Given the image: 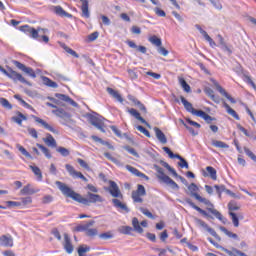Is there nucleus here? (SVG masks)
Wrapping results in <instances>:
<instances>
[{
  "label": "nucleus",
  "instance_id": "1",
  "mask_svg": "<svg viewBox=\"0 0 256 256\" xmlns=\"http://www.w3.org/2000/svg\"><path fill=\"white\" fill-rule=\"evenodd\" d=\"M58 189L65 195V197H70L77 203L82 205H89L90 203H103V197L99 194H93L92 192L87 193V198L81 196V194L76 193L73 189L69 188L65 183L61 181H56Z\"/></svg>",
  "mask_w": 256,
  "mask_h": 256
},
{
  "label": "nucleus",
  "instance_id": "2",
  "mask_svg": "<svg viewBox=\"0 0 256 256\" xmlns=\"http://www.w3.org/2000/svg\"><path fill=\"white\" fill-rule=\"evenodd\" d=\"M53 115L60 118L59 123L64 125L65 127H71V125H75V121L71 118V113L65 111L63 108H57L52 110Z\"/></svg>",
  "mask_w": 256,
  "mask_h": 256
},
{
  "label": "nucleus",
  "instance_id": "3",
  "mask_svg": "<svg viewBox=\"0 0 256 256\" xmlns=\"http://www.w3.org/2000/svg\"><path fill=\"white\" fill-rule=\"evenodd\" d=\"M20 31H23V33H26V35H29V37H31L32 39H38V41H41V39L39 38V33L40 35H45V33H49V29L47 28L35 29L29 25L21 26Z\"/></svg>",
  "mask_w": 256,
  "mask_h": 256
},
{
  "label": "nucleus",
  "instance_id": "4",
  "mask_svg": "<svg viewBox=\"0 0 256 256\" xmlns=\"http://www.w3.org/2000/svg\"><path fill=\"white\" fill-rule=\"evenodd\" d=\"M2 73L6 77H8V79H12L14 83H17V81H19L20 83H24V85H28L29 87H31V82L27 81V79H25L23 75L19 74L17 71L11 68H9L8 71L5 68L2 69Z\"/></svg>",
  "mask_w": 256,
  "mask_h": 256
},
{
  "label": "nucleus",
  "instance_id": "5",
  "mask_svg": "<svg viewBox=\"0 0 256 256\" xmlns=\"http://www.w3.org/2000/svg\"><path fill=\"white\" fill-rule=\"evenodd\" d=\"M155 171L158 173L157 177L160 181H162V183H165L166 185H169L171 189L178 191L179 185L176 184V182H174L173 179H171L169 176L165 174L163 168L155 166Z\"/></svg>",
  "mask_w": 256,
  "mask_h": 256
},
{
  "label": "nucleus",
  "instance_id": "6",
  "mask_svg": "<svg viewBox=\"0 0 256 256\" xmlns=\"http://www.w3.org/2000/svg\"><path fill=\"white\" fill-rule=\"evenodd\" d=\"M188 190L190 191V195L191 197H195V199L197 201H199L200 203H204V205H208L210 207H213V204L211 203V201H209L207 198H203L201 197V195H199L197 193V191H199V187H197L195 185V183H191L189 186H188Z\"/></svg>",
  "mask_w": 256,
  "mask_h": 256
},
{
  "label": "nucleus",
  "instance_id": "7",
  "mask_svg": "<svg viewBox=\"0 0 256 256\" xmlns=\"http://www.w3.org/2000/svg\"><path fill=\"white\" fill-rule=\"evenodd\" d=\"M162 149L164 152L167 153L170 159H179L180 162L178 163V165L179 167H181V169H189V163L181 155L174 154L173 151H171V149L167 146H164Z\"/></svg>",
  "mask_w": 256,
  "mask_h": 256
},
{
  "label": "nucleus",
  "instance_id": "8",
  "mask_svg": "<svg viewBox=\"0 0 256 256\" xmlns=\"http://www.w3.org/2000/svg\"><path fill=\"white\" fill-rule=\"evenodd\" d=\"M89 123L96 127L101 133H105V128H103V118L99 115H93V114H88L87 115Z\"/></svg>",
  "mask_w": 256,
  "mask_h": 256
},
{
  "label": "nucleus",
  "instance_id": "9",
  "mask_svg": "<svg viewBox=\"0 0 256 256\" xmlns=\"http://www.w3.org/2000/svg\"><path fill=\"white\" fill-rule=\"evenodd\" d=\"M12 63H13V65H15V67H17V69H20V71H22L23 73L28 75V77H31L32 79L37 78V74L35 73V70H33V68L27 67V66H25V64H23L17 60H13Z\"/></svg>",
  "mask_w": 256,
  "mask_h": 256
},
{
  "label": "nucleus",
  "instance_id": "10",
  "mask_svg": "<svg viewBox=\"0 0 256 256\" xmlns=\"http://www.w3.org/2000/svg\"><path fill=\"white\" fill-rule=\"evenodd\" d=\"M147 195V191L145 190V186L138 184L137 190L132 192V199L134 203H143V198Z\"/></svg>",
  "mask_w": 256,
  "mask_h": 256
},
{
  "label": "nucleus",
  "instance_id": "11",
  "mask_svg": "<svg viewBox=\"0 0 256 256\" xmlns=\"http://www.w3.org/2000/svg\"><path fill=\"white\" fill-rule=\"evenodd\" d=\"M195 223L198 227H201L202 229H205V231L210 233V235H212V237H215V239H217L218 241H221V237H219L217 232L213 228L209 227V225H207V223H205V221L195 218Z\"/></svg>",
  "mask_w": 256,
  "mask_h": 256
},
{
  "label": "nucleus",
  "instance_id": "12",
  "mask_svg": "<svg viewBox=\"0 0 256 256\" xmlns=\"http://www.w3.org/2000/svg\"><path fill=\"white\" fill-rule=\"evenodd\" d=\"M65 167H66V170L68 171L69 175H70L71 177H73L74 179H82V181H85V183H87V181H89V180L87 179V177H85V176L83 175V173L77 172V171L75 170V168H74L72 165L66 164Z\"/></svg>",
  "mask_w": 256,
  "mask_h": 256
},
{
  "label": "nucleus",
  "instance_id": "13",
  "mask_svg": "<svg viewBox=\"0 0 256 256\" xmlns=\"http://www.w3.org/2000/svg\"><path fill=\"white\" fill-rule=\"evenodd\" d=\"M112 204H113V207H115V209L119 211V213H129L131 211L127 206V204L121 202V200L117 198L112 199Z\"/></svg>",
  "mask_w": 256,
  "mask_h": 256
},
{
  "label": "nucleus",
  "instance_id": "14",
  "mask_svg": "<svg viewBox=\"0 0 256 256\" xmlns=\"http://www.w3.org/2000/svg\"><path fill=\"white\" fill-rule=\"evenodd\" d=\"M34 121H36V123H39L40 125H42V127H44V129H47V131H50V133H54L55 135H59V131L55 128H53V126L49 125V123H47L45 120L37 117V116H33Z\"/></svg>",
  "mask_w": 256,
  "mask_h": 256
},
{
  "label": "nucleus",
  "instance_id": "15",
  "mask_svg": "<svg viewBox=\"0 0 256 256\" xmlns=\"http://www.w3.org/2000/svg\"><path fill=\"white\" fill-rule=\"evenodd\" d=\"M109 193L112 197H115V199H123V194H121V190H119V186H117V183H115V181H110Z\"/></svg>",
  "mask_w": 256,
  "mask_h": 256
},
{
  "label": "nucleus",
  "instance_id": "16",
  "mask_svg": "<svg viewBox=\"0 0 256 256\" xmlns=\"http://www.w3.org/2000/svg\"><path fill=\"white\" fill-rule=\"evenodd\" d=\"M180 101L184 105V108L186 109V111H188V113H192V115H196L197 117V113H199V110H195V108H193V104L187 101V99H185V97L183 96H180Z\"/></svg>",
  "mask_w": 256,
  "mask_h": 256
},
{
  "label": "nucleus",
  "instance_id": "17",
  "mask_svg": "<svg viewBox=\"0 0 256 256\" xmlns=\"http://www.w3.org/2000/svg\"><path fill=\"white\" fill-rule=\"evenodd\" d=\"M63 247L66 251V253H68V255H71V253H73V244H71V238L69 237V234L65 233L64 234V243H63Z\"/></svg>",
  "mask_w": 256,
  "mask_h": 256
},
{
  "label": "nucleus",
  "instance_id": "18",
  "mask_svg": "<svg viewBox=\"0 0 256 256\" xmlns=\"http://www.w3.org/2000/svg\"><path fill=\"white\" fill-rule=\"evenodd\" d=\"M126 169H127V171L132 173V175H135L136 177H141L142 179L149 181V177L147 175H145L144 173H142L141 171H139L137 168H135L131 165H126Z\"/></svg>",
  "mask_w": 256,
  "mask_h": 256
},
{
  "label": "nucleus",
  "instance_id": "19",
  "mask_svg": "<svg viewBox=\"0 0 256 256\" xmlns=\"http://www.w3.org/2000/svg\"><path fill=\"white\" fill-rule=\"evenodd\" d=\"M1 247H13V237L11 235H2L0 237Z\"/></svg>",
  "mask_w": 256,
  "mask_h": 256
},
{
  "label": "nucleus",
  "instance_id": "20",
  "mask_svg": "<svg viewBox=\"0 0 256 256\" xmlns=\"http://www.w3.org/2000/svg\"><path fill=\"white\" fill-rule=\"evenodd\" d=\"M217 37L221 49H223L224 52L227 53V55H231L233 53V50L231 49V47L227 46V43H225V39L223 38V36H221V34H218Z\"/></svg>",
  "mask_w": 256,
  "mask_h": 256
},
{
  "label": "nucleus",
  "instance_id": "21",
  "mask_svg": "<svg viewBox=\"0 0 256 256\" xmlns=\"http://www.w3.org/2000/svg\"><path fill=\"white\" fill-rule=\"evenodd\" d=\"M185 201L190 207H192V209H195V211H198V213H200L201 215H204V217H209V214L207 213V211L195 205V203H193V201L190 198H186Z\"/></svg>",
  "mask_w": 256,
  "mask_h": 256
},
{
  "label": "nucleus",
  "instance_id": "22",
  "mask_svg": "<svg viewBox=\"0 0 256 256\" xmlns=\"http://www.w3.org/2000/svg\"><path fill=\"white\" fill-rule=\"evenodd\" d=\"M44 143L47 145V147L55 148L57 147V141L51 134H46V137L43 138Z\"/></svg>",
  "mask_w": 256,
  "mask_h": 256
},
{
  "label": "nucleus",
  "instance_id": "23",
  "mask_svg": "<svg viewBox=\"0 0 256 256\" xmlns=\"http://www.w3.org/2000/svg\"><path fill=\"white\" fill-rule=\"evenodd\" d=\"M154 131L158 141H160L162 145L167 144V136H165V133H163V131H161V129H159L158 127H155Z\"/></svg>",
  "mask_w": 256,
  "mask_h": 256
},
{
  "label": "nucleus",
  "instance_id": "24",
  "mask_svg": "<svg viewBox=\"0 0 256 256\" xmlns=\"http://www.w3.org/2000/svg\"><path fill=\"white\" fill-rule=\"evenodd\" d=\"M128 99L133 104L137 105V107H138V109H140V111H143L144 113H147V108L145 107V105H143V103H141V101H139L137 98H135V96L128 95Z\"/></svg>",
  "mask_w": 256,
  "mask_h": 256
},
{
  "label": "nucleus",
  "instance_id": "25",
  "mask_svg": "<svg viewBox=\"0 0 256 256\" xmlns=\"http://www.w3.org/2000/svg\"><path fill=\"white\" fill-rule=\"evenodd\" d=\"M20 193L21 195H35V193H39V189H34L31 184H28L23 187Z\"/></svg>",
  "mask_w": 256,
  "mask_h": 256
},
{
  "label": "nucleus",
  "instance_id": "26",
  "mask_svg": "<svg viewBox=\"0 0 256 256\" xmlns=\"http://www.w3.org/2000/svg\"><path fill=\"white\" fill-rule=\"evenodd\" d=\"M93 225H95V221L91 220L84 225L76 226L74 231H77L78 233H82L83 231H85L87 233L89 227H93Z\"/></svg>",
  "mask_w": 256,
  "mask_h": 256
},
{
  "label": "nucleus",
  "instance_id": "27",
  "mask_svg": "<svg viewBox=\"0 0 256 256\" xmlns=\"http://www.w3.org/2000/svg\"><path fill=\"white\" fill-rule=\"evenodd\" d=\"M207 173H204V177H211L213 181H217V170L213 166L206 167Z\"/></svg>",
  "mask_w": 256,
  "mask_h": 256
},
{
  "label": "nucleus",
  "instance_id": "28",
  "mask_svg": "<svg viewBox=\"0 0 256 256\" xmlns=\"http://www.w3.org/2000/svg\"><path fill=\"white\" fill-rule=\"evenodd\" d=\"M128 113L132 115V117H134L135 119H137L138 121H141L144 125H147V121L144 120L143 117H141V114L135 110V108H128Z\"/></svg>",
  "mask_w": 256,
  "mask_h": 256
},
{
  "label": "nucleus",
  "instance_id": "29",
  "mask_svg": "<svg viewBox=\"0 0 256 256\" xmlns=\"http://www.w3.org/2000/svg\"><path fill=\"white\" fill-rule=\"evenodd\" d=\"M42 83L46 85V87H51L52 89H57V87H59V85L56 82H54L47 76L42 77Z\"/></svg>",
  "mask_w": 256,
  "mask_h": 256
},
{
  "label": "nucleus",
  "instance_id": "30",
  "mask_svg": "<svg viewBox=\"0 0 256 256\" xmlns=\"http://www.w3.org/2000/svg\"><path fill=\"white\" fill-rule=\"evenodd\" d=\"M82 11V17L85 19H89L91 17V13L89 12V1H84V3L81 6Z\"/></svg>",
  "mask_w": 256,
  "mask_h": 256
},
{
  "label": "nucleus",
  "instance_id": "31",
  "mask_svg": "<svg viewBox=\"0 0 256 256\" xmlns=\"http://www.w3.org/2000/svg\"><path fill=\"white\" fill-rule=\"evenodd\" d=\"M204 93H206V95L208 97H210V99H212L214 101V103H219V96L215 95V92L213 91V89H211L210 87H206L204 89Z\"/></svg>",
  "mask_w": 256,
  "mask_h": 256
},
{
  "label": "nucleus",
  "instance_id": "32",
  "mask_svg": "<svg viewBox=\"0 0 256 256\" xmlns=\"http://www.w3.org/2000/svg\"><path fill=\"white\" fill-rule=\"evenodd\" d=\"M196 117H201V119H204V121H206V123L208 124L211 123L212 121H215V118L211 117L209 114H207L203 110H199V112H197Z\"/></svg>",
  "mask_w": 256,
  "mask_h": 256
},
{
  "label": "nucleus",
  "instance_id": "33",
  "mask_svg": "<svg viewBox=\"0 0 256 256\" xmlns=\"http://www.w3.org/2000/svg\"><path fill=\"white\" fill-rule=\"evenodd\" d=\"M127 45L131 49H137V51H139L140 53H143L144 55H145V53H147V47H145V46H137V44L135 42H133V41H128Z\"/></svg>",
  "mask_w": 256,
  "mask_h": 256
},
{
  "label": "nucleus",
  "instance_id": "34",
  "mask_svg": "<svg viewBox=\"0 0 256 256\" xmlns=\"http://www.w3.org/2000/svg\"><path fill=\"white\" fill-rule=\"evenodd\" d=\"M107 93L111 95L114 99H117L119 103H123V97L117 90H114L113 88H107Z\"/></svg>",
  "mask_w": 256,
  "mask_h": 256
},
{
  "label": "nucleus",
  "instance_id": "35",
  "mask_svg": "<svg viewBox=\"0 0 256 256\" xmlns=\"http://www.w3.org/2000/svg\"><path fill=\"white\" fill-rule=\"evenodd\" d=\"M12 121L18 125H23V121H27V116L23 115L21 112H17V116H13Z\"/></svg>",
  "mask_w": 256,
  "mask_h": 256
},
{
  "label": "nucleus",
  "instance_id": "36",
  "mask_svg": "<svg viewBox=\"0 0 256 256\" xmlns=\"http://www.w3.org/2000/svg\"><path fill=\"white\" fill-rule=\"evenodd\" d=\"M224 107H225V109H226L228 115H231V117H233L234 119H236V121H239V119H241V118L239 117V114H237V112H236L233 108H231V106H229V104L224 103Z\"/></svg>",
  "mask_w": 256,
  "mask_h": 256
},
{
  "label": "nucleus",
  "instance_id": "37",
  "mask_svg": "<svg viewBox=\"0 0 256 256\" xmlns=\"http://www.w3.org/2000/svg\"><path fill=\"white\" fill-rule=\"evenodd\" d=\"M30 169L37 177V181H43V173H41V169L39 167L30 165Z\"/></svg>",
  "mask_w": 256,
  "mask_h": 256
},
{
  "label": "nucleus",
  "instance_id": "38",
  "mask_svg": "<svg viewBox=\"0 0 256 256\" xmlns=\"http://www.w3.org/2000/svg\"><path fill=\"white\" fill-rule=\"evenodd\" d=\"M54 12L56 13V15H59V17H71V14L63 10V7L61 6L54 7Z\"/></svg>",
  "mask_w": 256,
  "mask_h": 256
},
{
  "label": "nucleus",
  "instance_id": "39",
  "mask_svg": "<svg viewBox=\"0 0 256 256\" xmlns=\"http://www.w3.org/2000/svg\"><path fill=\"white\" fill-rule=\"evenodd\" d=\"M208 211L212 214L215 215L216 219H218L219 221H221L222 223H225L227 221V219L225 217H223L222 214L219 213V211L213 209V208H208Z\"/></svg>",
  "mask_w": 256,
  "mask_h": 256
},
{
  "label": "nucleus",
  "instance_id": "40",
  "mask_svg": "<svg viewBox=\"0 0 256 256\" xmlns=\"http://www.w3.org/2000/svg\"><path fill=\"white\" fill-rule=\"evenodd\" d=\"M91 251V247L87 245H80L78 247V255L79 256H87V253Z\"/></svg>",
  "mask_w": 256,
  "mask_h": 256
},
{
  "label": "nucleus",
  "instance_id": "41",
  "mask_svg": "<svg viewBox=\"0 0 256 256\" xmlns=\"http://www.w3.org/2000/svg\"><path fill=\"white\" fill-rule=\"evenodd\" d=\"M211 83H213L214 87L217 89L218 92L221 93V95H223L224 97L228 94L227 91H225V89H223V87H221V85H219V82H217V80L215 79H210Z\"/></svg>",
  "mask_w": 256,
  "mask_h": 256
},
{
  "label": "nucleus",
  "instance_id": "42",
  "mask_svg": "<svg viewBox=\"0 0 256 256\" xmlns=\"http://www.w3.org/2000/svg\"><path fill=\"white\" fill-rule=\"evenodd\" d=\"M92 139L96 143H100L101 145H105L106 147H108V149H114L113 145H111V143H109L108 141H104L103 139L99 138L98 136H92Z\"/></svg>",
  "mask_w": 256,
  "mask_h": 256
},
{
  "label": "nucleus",
  "instance_id": "43",
  "mask_svg": "<svg viewBox=\"0 0 256 256\" xmlns=\"http://www.w3.org/2000/svg\"><path fill=\"white\" fill-rule=\"evenodd\" d=\"M36 147H38V149L42 151V153L45 155V157H47V159H51L53 157L51 155V152L44 145L38 143L36 144Z\"/></svg>",
  "mask_w": 256,
  "mask_h": 256
},
{
  "label": "nucleus",
  "instance_id": "44",
  "mask_svg": "<svg viewBox=\"0 0 256 256\" xmlns=\"http://www.w3.org/2000/svg\"><path fill=\"white\" fill-rule=\"evenodd\" d=\"M132 226L134 228V231H136V233H143V228L141 227V225L139 224V219L137 218H133L132 219Z\"/></svg>",
  "mask_w": 256,
  "mask_h": 256
},
{
  "label": "nucleus",
  "instance_id": "45",
  "mask_svg": "<svg viewBox=\"0 0 256 256\" xmlns=\"http://www.w3.org/2000/svg\"><path fill=\"white\" fill-rule=\"evenodd\" d=\"M212 145L218 149H229V145H227V143L219 140H212Z\"/></svg>",
  "mask_w": 256,
  "mask_h": 256
},
{
  "label": "nucleus",
  "instance_id": "46",
  "mask_svg": "<svg viewBox=\"0 0 256 256\" xmlns=\"http://www.w3.org/2000/svg\"><path fill=\"white\" fill-rule=\"evenodd\" d=\"M179 84L181 85L185 93H191V86H189L187 81H185L183 78H179Z\"/></svg>",
  "mask_w": 256,
  "mask_h": 256
},
{
  "label": "nucleus",
  "instance_id": "47",
  "mask_svg": "<svg viewBox=\"0 0 256 256\" xmlns=\"http://www.w3.org/2000/svg\"><path fill=\"white\" fill-rule=\"evenodd\" d=\"M118 231L119 233H122V235H131L133 228L131 226H120Z\"/></svg>",
  "mask_w": 256,
  "mask_h": 256
},
{
  "label": "nucleus",
  "instance_id": "48",
  "mask_svg": "<svg viewBox=\"0 0 256 256\" xmlns=\"http://www.w3.org/2000/svg\"><path fill=\"white\" fill-rule=\"evenodd\" d=\"M148 41H150L152 43V45H155V47H161V45H163V42H161V39L158 38L157 36H152L148 39Z\"/></svg>",
  "mask_w": 256,
  "mask_h": 256
},
{
  "label": "nucleus",
  "instance_id": "49",
  "mask_svg": "<svg viewBox=\"0 0 256 256\" xmlns=\"http://www.w3.org/2000/svg\"><path fill=\"white\" fill-rule=\"evenodd\" d=\"M16 148L18 149V151H20V153H22L24 155V157H27L28 159L33 158L31 156V154L27 151V149H25V147L21 146V144H17Z\"/></svg>",
  "mask_w": 256,
  "mask_h": 256
},
{
  "label": "nucleus",
  "instance_id": "50",
  "mask_svg": "<svg viewBox=\"0 0 256 256\" xmlns=\"http://www.w3.org/2000/svg\"><path fill=\"white\" fill-rule=\"evenodd\" d=\"M220 231H222V233L226 234L227 237H230L231 239H238L239 236H237V234L227 230V228L225 227H220Z\"/></svg>",
  "mask_w": 256,
  "mask_h": 256
},
{
  "label": "nucleus",
  "instance_id": "51",
  "mask_svg": "<svg viewBox=\"0 0 256 256\" xmlns=\"http://www.w3.org/2000/svg\"><path fill=\"white\" fill-rule=\"evenodd\" d=\"M0 105H2L4 109H8V110L13 109V105H11L9 100H7L6 98H0Z\"/></svg>",
  "mask_w": 256,
  "mask_h": 256
},
{
  "label": "nucleus",
  "instance_id": "52",
  "mask_svg": "<svg viewBox=\"0 0 256 256\" xmlns=\"http://www.w3.org/2000/svg\"><path fill=\"white\" fill-rule=\"evenodd\" d=\"M56 151H57V153H60V155H62V157H69V155H70V151H69V149H67V148H65V147H58L57 149H56Z\"/></svg>",
  "mask_w": 256,
  "mask_h": 256
},
{
  "label": "nucleus",
  "instance_id": "53",
  "mask_svg": "<svg viewBox=\"0 0 256 256\" xmlns=\"http://www.w3.org/2000/svg\"><path fill=\"white\" fill-rule=\"evenodd\" d=\"M228 209L229 213H233V211H239V206L237 205V202L231 201L228 203Z\"/></svg>",
  "mask_w": 256,
  "mask_h": 256
},
{
  "label": "nucleus",
  "instance_id": "54",
  "mask_svg": "<svg viewBox=\"0 0 256 256\" xmlns=\"http://www.w3.org/2000/svg\"><path fill=\"white\" fill-rule=\"evenodd\" d=\"M234 227H239V217L234 212H229Z\"/></svg>",
  "mask_w": 256,
  "mask_h": 256
},
{
  "label": "nucleus",
  "instance_id": "55",
  "mask_svg": "<svg viewBox=\"0 0 256 256\" xmlns=\"http://www.w3.org/2000/svg\"><path fill=\"white\" fill-rule=\"evenodd\" d=\"M139 210L143 215L148 217V219H155V216H153V213H151L147 208L140 207Z\"/></svg>",
  "mask_w": 256,
  "mask_h": 256
},
{
  "label": "nucleus",
  "instance_id": "56",
  "mask_svg": "<svg viewBox=\"0 0 256 256\" xmlns=\"http://www.w3.org/2000/svg\"><path fill=\"white\" fill-rule=\"evenodd\" d=\"M136 129L140 131V133H143V135H145L146 137H151V133L145 127L137 126Z\"/></svg>",
  "mask_w": 256,
  "mask_h": 256
},
{
  "label": "nucleus",
  "instance_id": "57",
  "mask_svg": "<svg viewBox=\"0 0 256 256\" xmlns=\"http://www.w3.org/2000/svg\"><path fill=\"white\" fill-rule=\"evenodd\" d=\"M64 50L66 51V53H69V55H72V57H75L76 59H79V54H77V52H75V50L65 46Z\"/></svg>",
  "mask_w": 256,
  "mask_h": 256
},
{
  "label": "nucleus",
  "instance_id": "58",
  "mask_svg": "<svg viewBox=\"0 0 256 256\" xmlns=\"http://www.w3.org/2000/svg\"><path fill=\"white\" fill-rule=\"evenodd\" d=\"M205 41L209 42L210 47L215 48L217 47V44L215 43V41L213 40V38H211V36H209V34H207L206 36H204Z\"/></svg>",
  "mask_w": 256,
  "mask_h": 256
},
{
  "label": "nucleus",
  "instance_id": "59",
  "mask_svg": "<svg viewBox=\"0 0 256 256\" xmlns=\"http://www.w3.org/2000/svg\"><path fill=\"white\" fill-rule=\"evenodd\" d=\"M21 206L22 205H31V203H33V199L31 197H25V198H21Z\"/></svg>",
  "mask_w": 256,
  "mask_h": 256
},
{
  "label": "nucleus",
  "instance_id": "60",
  "mask_svg": "<svg viewBox=\"0 0 256 256\" xmlns=\"http://www.w3.org/2000/svg\"><path fill=\"white\" fill-rule=\"evenodd\" d=\"M97 229L95 228H88V230L86 231V235L88 237H95V235H97Z\"/></svg>",
  "mask_w": 256,
  "mask_h": 256
},
{
  "label": "nucleus",
  "instance_id": "61",
  "mask_svg": "<svg viewBox=\"0 0 256 256\" xmlns=\"http://www.w3.org/2000/svg\"><path fill=\"white\" fill-rule=\"evenodd\" d=\"M154 13H156V15H158V17H166L167 16L165 11H163L159 7L154 8Z\"/></svg>",
  "mask_w": 256,
  "mask_h": 256
},
{
  "label": "nucleus",
  "instance_id": "62",
  "mask_svg": "<svg viewBox=\"0 0 256 256\" xmlns=\"http://www.w3.org/2000/svg\"><path fill=\"white\" fill-rule=\"evenodd\" d=\"M77 163H79V165L82 166L83 169H87V171H89V164H87V162H85V160L78 158Z\"/></svg>",
  "mask_w": 256,
  "mask_h": 256
},
{
  "label": "nucleus",
  "instance_id": "63",
  "mask_svg": "<svg viewBox=\"0 0 256 256\" xmlns=\"http://www.w3.org/2000/svg\"><path fill=\"white\" fill-rule=\"evenodd\" d=\"M214 188L216 189V193L221 197V193L225 191V185H215Z\"/></svg>",
  "mask_w": 256,
  "mask_h": 256
},
{
  "label": "nucleus",
  "instance_id": "64",
  "mask_svg": "<svg viewBox=\"0 0 256 256\" xmlns=\"http://www.w3.org/2000/svg\"><path fill=\"white\" fill-rule=\"evenodd\" d=\"M7 207H21V202L6 201Z\"/></svg>",
  "mask_w": 256,
  "mask_h": 256
}]
</instances>
